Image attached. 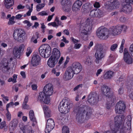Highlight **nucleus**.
I'll use <instances>...</instances> for the list:
<instances>
[{
    "label": "nucleus",
    "instance_id": "c9c22d12",
    "mask_svg": "<svg viewBox=\"0 0 133 133\" xmlns=\"http://www.w3.org/2000/svg\"><path fill=\"white\" fill-rule=\"evenodd\" d=\"M89 5V3H86L83 5L82 9L84 11H88L89 10L90 8Z\"/></svg>",
    "mask_w": 133,
    "mask_h": 133
},
{
    "label": "nucleus",
    "instance_id": "a211bd4d",
    "mask_svg": "<svg viewBox=\"0 0 133 133\" xmlns=\"http://www.w3.org/2000/svg\"><path fill=\"white\" fill-rule=\"evenodd\" d=\"M121 27L118 25L110 29L109 31V34H111L114 35L120 34L121 32Z\"/></svg>",
    "mask_w": 133,
    "mask_h": 133
},
{
    "label": "nucleus",
    "instance_id": "774afa93",
    "mask_svg": "<svg viewBox=\"0 0 133 133\" xmlns=\"http://www.w3.org/2000/svg\"><path fill=\"white\" fill-rule=\"evenodd\" d=\"M23 15H22L18 14L16 16L15 18L17 19H19Z\"/></svg>",
    "mask_w": 133,
    "mask_h": 133
},
{
    "label": "nucleus",
    "instance_id": "dca6fc26",
    "mask_svg": "<svg viewBox=\"0 0 133 133\" xmlns=\"http://www.w3.org/2000/svg\"><path fill=\"white\" fill-rule=\"evenodd\" d=\"M19 127L23 133H34L31 127L29 124L24 125L22 123H21Z\"/></svg>",
    "mask_w": 133,
    "mask_h": 133
},
{
    "label": "nucleus",
    "instance_id": "79ce46f5",
    "mask_svg": "<svg viewBox=\"0 0 133 133\" xmlns=\"http://www.w3.org/2000/svg\"><path fill=\"white\" fill-rule=\"evenodd\" d=\"M96 10H94L91 11L90 14V16L92 17H96Z\"/></svg>",
    "mask_w": 133,
    "mask_h": 133
},
{
    "label": "nucleus",
    "instance_id": "4468645a",
    "mask_svg": "<svg viewBox=\"0 0 133 133\" xmlns=\"http://www.w3.org/2000/svg\"><path fill=\"white\" fill-rule=\"evenodd\" d=\"M55 125L54 120L52 118L47 120L45 131L46 133H49L54 128Z\"/></svg>",
    "mask_w": 133,
    "mask_h": 133
},
{
    "label": "nucleus",
    "instance_id": "a18cd8bd",
    "mask_svg": "<svg viewBox=\"0 0 133 133\" xmlns=\"http://www.w3.org/2000/svg\"><path fill=\"white\" fill-rule=\"evenodd\" d=\"M3 98V100L4 102H6L9 101L8 97L5 96L4 95L2 94L1 95Z\"/></svg>",
    "mask_w": 133,
    "mask_h": 133
},
{
    "label": "nucleus",
    "instance_id": "6e6552de",
    "mask_svg": "<svg viewBox=\"0 0 133 133\" xmlns=\"http://www.w3.org/2000/svg\"><path fill=\"white\" fill-rule=\"evenodd\" d=\"M39 50L41 56L44 58L49 57L51 54V47L47 44L41 45L39 48Z\"/></svg>",
    "mask_w": 133,
    "mask_h": 133
},
{
    "label": "nucleus",
    "instance_id": "473e14b6",
    "mask_svg": "<svg viewBox=\"0 0 133 133\" xmlns=\"http://www.w3.org/2000/svg\"><path fill=\"white\" fill-rule=\"evenodd\" d=\"M117 55L115 54H111L109 56V60L111 62L115 61L116 57Z\"/></svg>",
    "mask_w": 133,
    "mask_h": 133
},
{
    "label": "nucleus",
    "instance_id": "052dcab7",
    "mask_svg": "<svg viewBox=\"0 0 133 133\" xmlns=\"http://www.w3.org/2000/svg\"><path fill=\"white\" fill-rule=\"evenodd\" d=\"M38 15L43 16L44 15H47L48 14L47 13L45 12V11H43L38 13Z\"/></svg>",
    "mask_w": 133,
    "mask_h": 133
},
{
    "label": "nucleus",
    "instance_id": "0eeeda50",
    "mask_svg": "<svg viewBox=\"0 0 133 133\" xmlns=\"http://www.w3.org/2000/svg\"><path fill=\"white\" fill-rule=\"evenodd\" d=\"M95 49L96 50L95 55L96 58L95 63L98 64L104 57L105 55L103 51V46L101 45L96 44L95 46Z\"/></svg>",
    "mask_w": 133,
    "mask_h": 133
},
{
    "label": "nucleus",
    "instance_id": "f3484780",
    "mask_svg": "<svg viewBox=\"0 0 133 133\" xmlns=\"http://www.w3.org/2000/svg\"><path fill=\"white\" fill-rule=\"evenodd\" d=\"M72 71L71 68H67L63 76V78L64 80L67 81L70 80L73 77L75 74Z\"/></svg>",
    "mask_w": 133,
    "mask_h": 133
},
{
    "label": "nucleus",
    "instance_id": "0e129e2a",
    "mask_svg": "<svg viewBox=\"0 0 133 133\" xmlns=\"http://www.w3.org/2000/svg\"><path fill=\"white\" fill-rule=\"evenodd\" d=\"M83 86V85L82 84H79L76 86L74 89V91H76V90L77 89L79 88H81Z\"/></svg>",
    "mask_w": 133,
    "mask_h": 133
},
{
    "label": "nucleus",
    "instance_id": "7c9ffc66",
    "mask_svg": "<svg viewBox=\"0 0 133 133\" xmlns=\"http://www.w3.org/2000/svg\"><path fill=\"white\" fill-rule=\"evenodd\" d=\"M103 12L99 9H96V17L100 18L103 16Z\"/></svg>",
    "mask_w": 133,
    "mask_h": 133
},
{
    "label": "nucleus",
    "instance_id": "603ef678",
    "mask_svg": "<svg viewBox=\"0 0 133 133\" xmlns=\"http://www.w3.org/2000/svg\"><path fill=\"white\" fill-rule=\"evenodd\" d=\"M118 93L120 95H122L124 93V89L123 88H120L118 90Z\"/></svg>",
    "mask_w": 133,
    "mask_h": 133
},
{
    "label": "nucleus",
    "instance_id": "a878e982",
    "mask_svg": "<svg viewBox=\"0 0 133 133\" xmlns=\"http://www.w3.org/2000/svg\"><path fill=\"white\" fill-rule=\"evenodd\" d=\"M13 58H11L7 60L5 59L4 60V62L3 63V65L2 66L3 68H5L6 69V70L9 69V68L8 67V66L9 64H10L11 63L12 64H13V62L12 61Z\"/></svg>",
    "mask_w": 133,
    "mask_h": 133
},
{
    "label": "nucleus",
    "instance_id": "bf43d9fd",
    "mask_svg": "<svg viewBox=\"0 0 133 133\" xmlns=\"http://www.w3.org/2000/svg\"><path fill=\"white\" fill-rule=\"evenodd\" d=\"M93 45V42H90V43L89 44L88 46L87 47H86L84 46L85 48H86V49H87V50H89L90 48Z\"/></svg>",
    "mask_w": 133,
    "mask_h": 133
},
{
    "label": "nucleus",
    "instance_id": "49530a36",
    "mask_svg": "<svg viewBox=\"0 0 133 133\" xmlns=\"http://www.w3.org/2000/svg\"><path fill=\"white\" fill-rule=\"evenodd\" d=\"M91 61L90 58L89 57H87L85 61V63L88 65H90L91 64Z\"/></svg>",
    "mask_w": 133,
    "mask_h": 133
},
{
    "label": "nucleus",
    "instance_id": "1a4fd4ad",
    "mask_svg": "<svg viewBox=\"0 0 133 133\" xmlns=\"http://www.w3.org/2000/svg\"><path fill=\"white\" fill-rule=\"evenodd\" d=\"M109 34V31L106 28L101 27L99 28L96 31V35L100 39L105 40L108 37Z\"/></svg>",
    "mask_w": 133,
    "mask_h": 133
},
{
    "label": "nucleus",
    "instance_id": "69168bd1",
    "mask_svg": "<svg viewBox=\"0 0 133 133\" xmlns=\"http://www.w3.org/2000/svg\"><path fill=\"white\" fill-rule=\"evenodd\" d=\"M57 118L58 120H62L64 119L63 118L62 115L61 114H59L57 117Z\"/></svg>",
    "mask_w": 133,
    "mask_h": 133
},
{
    "label": "nucleus",
    "instance_id": "9b49d317",
    "mask_svg": "<svg viewBox=\"0 0 133 133\" xmlns=\"http://www.w3.org/2000/svg\"><path fill=\"white\" fill-rule=\"evenodd\" d=\"M69 68H71L72 71L74 74H77L79 73L82 70V67L81 64L78 62L73 63L72 65Z\"/></svg>",
    "mask_w": 133,
    "mask_h": 133
},
{
    "label": "nucleus",
    "instance_id": "13d9d810",
    "mask_svg": "<svg viewBox=\"0 0 133 133\" xmlns=\"http://www.w3.org/2000/svg\"><path fill=\"white\" fill-rule=\"evenodd\" d=\"M6 122L5 121H3L0 123V128L2 129L5 126Z\"/></svg>",
    "mask_w": 133,
    "mask_h": 133
},
{
    "label": "nucleus",
    "instance_id": "412c9836",
    "mask_svg": "<svg viewBox=\"0 0 133 133\" xmlns=\"http://www.w3.org/2000/svg\"><path fill=\"white\" fill-rule=\"evenodd\" d=\"M58 62V59L51 56L47 61V64L51 68L54 67Z\"/></svg>",
    "mask_w": 133,
    "mask_h": 133
},
{
    "label": "nucleus",
    "instance_id": "37998d69",
    "mask_svg": "<svg viewBox=\"0 0 133 133\" xmlns=\"http://www.w3.org/2000/svg\"><path fill=\"white\" fill-rule=\"evenodd\" d=\"M32 51V50L31 48L30 47H28L26 51V56L28 57L29 56L30 54L31 53Z\"/></svg>",
    "mask_w": 133,
    "mask_h": 133
},
{
    "label": "nucleus",
    "instance_id": "6e6d98bb",
    "mask_svg": "<svg viewBox=\"0 0 133 133\" xmlns=\"http://www.w3.org/2000/svg\"><path fill=\"white\" fill-rule=\"evenodd\" d=\"M22 107L24 109H30L29 106L26 103H23Z\"/></svg>",
    "mask_w": 133,
    "mask_h": 133
},
{
    "label": "nucleus",
    "instance_id": "338daca9",
    "mask_svg": "<svg viewBox=\"0 0 133 133\" xmlns=\"http://www.w3.org/2000/svg\"><path fill=\"white\" fill-rule=\"evenodd\" d=\"M94 6L96 8H98L100 7V4L98 2H96L94 4Z\"/></svg>",
    "mask_w": 133,
    "mask_h": 133
},
{
    "label": "nucleus",
    "instance_id": "c85d7f7f",
    "mask_svg": "<svg viewBox=\"0 0 133 133\" xmlns=\"http://www.w3.org/2000/svg\"><path fill=\"white\" fill-rule=\"evenodd\" d=\"M114 75V72L112 71H109L105 73L104 75V77L105 79H110Z\"/></svg>",
    "mask_w": 133,
    "mask_h": 133
},
{
    "label": "nucleus",
    "instance_id": "b1692460",
    "mask_svg": "<svg viewBox=\"0 0 133 133\" xmlns=\"http://www.w3.org/2000/svg\"><path fill=\"white\" fill-rule=\"evenodd\" d=\"M42 108L45 117L47 118L51 117V112L49 108L46 105L43 106Z\"/></svg>",
    "mask_w": 133,
    "mask_h": 133
},
{
    "label": "nucleus",
    "instance_id": "a19ab883",
    "mask_svg": "<svg viewBox=\"0 0 133 133\" xmlns=\"http://www.w3.org/2000/svg\"><path fill=\"white\" fill-rule=\"evenodd\" d=\"M74 48L75 49H78L82 45L81 44L77 43V42H74Z\"/></svg>",
    "mask_w": 133,
    "mask_h": 133
},
{
    "label": "nucleus",
    "instance_id": "4c0bfd02",
    "mask_svg": "<svg viewBox=\"0 0 133 133\" xmlns=\"http://www.w3.org/2000/svg\"><path fill=\"white\" fill-rule=\"evenodd\" d=\"M123 7L122 9L121 10V11L125 12L127 9H128L127 6L128 5H130L128 3L126 2L124 3L123 4Z\"/></svg>",
    "mask_w": 133,
    "mask_h": 133
},
{
    "label": "nucleus",
    "instance_id": "bb28decb",
    "mask_svg": "<svg viewBox=\"0 0 133 133\" xmlns=\"http://www.w3.org/2000/svg\"><path fill=\"white\" fill-rule=\"evenodd\" d=\"M60 56V53L59 51L56 48H54L52 51V55L51 56L58 59Z\"/></svg>",
    "mask_w": 133,
    "mask_h": 133
},
{
    "label": "nucleus",
    "instance_id": "8fccbe9b",
    "mask_svg": "<svg viewBox=\"0 0 133 133\" xmlns=\"http://www.w3.org/2000/svg\"><path fill=\"white\" fill-rule=\"evenodd\" d=\"M127 8H128V9H127L125 12L126 13H129L132 11V7L130 5H128Z\"/></svg>",
    "mask_w": 133,
    "mask_h": 133
},
{
    "label": "nucleus",
    "instance_id": "9d476101",
    "mask_svg": "<svg viewBox=\"0 0 133 133\" xmlns=\"http://www.w3.org/2000/svg\"><path fill=\"white\" fill-rule=\"evenodd\" d=\"M25 32L22 29H16L14 31L13 36L17 41H23Z\"/></svg>",
    "mask_w": 133,
    "mask_h": 133
},
{
    "label": "nucleus",
    "instance_id": "7ed1b4c3",
    "mask_svg": "<svg viewBox=\"0 0 133 133\" xmlns=\"http://www.w3.org/2000/svg\"><path fill=\"white\" fill-rule=\"evenodd\" d=\"M92 21L89 18L87 19L84 23H81L80 28V31L82 38L84 41L87 39V35L88 32L90 31L92 29Z\"/></svg>",
    "mask_w": 133,
    "mask_h": 133
},
{
    "label": "nucleus",
    "instance_id": "20e7f679",
    "mask_svg": "<svg viewBox=\"0 0 133 133\" xmlns=\"http://www.w3.org/2000/svg\"><path fill=\"white\" fill-rule=\"evenodd\" d=\"M101 90L102 93L104 95L108 97L107 101H109V103H107V108L109 109L111 106L115 99V97L113 94L110 93V89L105 85H103L101 87Z\"/></svg>",
    "mask_w": 133,
    "mask_h": 133
},
{
    "label": "nucleus",
    "instance_id": "f257e3e1",
    "mask_svg": "<svg viewBox=\"0 0 133 133\" xmlns=\"http://www.w3.org/2000/svg\"><path fill=\"white\" fill-rule=\"evenodd\" d=\"M124 116L118 115L114 118V127L111 125V130H108L104 133H127L131 129V118L130 115L128 116L124 119Z\"/></svg>",
    "mask_w": 133,
    "mask_h": 133
},
{
    "label": "nucleus",
    "instance_id": "e433bc0d",
    "mask_svg": "<svg viewBox=\"0 0 133 133\" xmlns=\"http://www.w3.org/2000/svg\"><path fill=\"white\" fill-rule=\"evenodd\" d=\"M44 3H42L37 5L36 6V10L38 11H39L40 10L43 8L45 6Z\"/></svg>",
    "mask_w": 133,
    "mask_h": 133
},
{
    "label": "nucleus",
    "instance_id": "ea45409f",
    "mask_svg": "<svg viewBox=\"0 0 133 133\" xmlns=\"http://www.w3.org/2000/svg\"><path fill=\"white\" fill-rule=\"evenodd\" d=\"M7 111V113L6 114V119L8 121H10L11 118V115L9 111Z\"/></svg>",
    "mask_w": 133,
    "mask_h": 133
},
{
    "label": "nucleus",
    "instance_id": "cd10ccee",
    "mask_svg": "<svg viewBox=\"0 0 133 133\" xmlns=\"http://www.w3.org/2000/svg\"><path fill=\"white\" fill-rule=\"evenodd\" d=\"M4 1L5 6L7 9L10 8L14 4L13 0H4Z\"/></svg>",
    "mask_w": 133,
    "mask_h": 133
},
{
    "label": "nucleus",
    "instance_id": "e2e57ef3",
    "mask_svg": "<svg viewBox=\"0 0 133 133\" xmlns=\"http://www.w3.org/2000/svg\"><path fill=\"white\" fill-rule=\"evenodd\" d=\"M120 21L122 22H125L126 21V19L124 17H121L120 18Z\"/></svg>",
    "mask_w": 133,
    "mask_h": 133
},
{
    "label": "nucleus",
    "instance_id": "2eb2a0df",
    "mask_svg": "<svg viewBox=\"0 0 133 133\" xmlns=\"http://www.w3.org/2000/svg\"><path fill=\"white\" fill-rule=\"evenodd\" d=\"M124 54L123 58L124 62L128 64H131L133 62V59L127 49H125Z\"/></svg>",
    "mask_w": 133,
    "mask_h": 133
},
{
    "label": "nucleus",
    "instance_id": "f704fd0d",
    "mask_svg": "<svg viewBox=\"0 0 133 133\" xmlns=\"http://www.w3.org/2000/svg\"><path fill=\"white\" fill-rule=\"evenodd\" d=\"M51 72L56 76L58 77L60 75V72L57 70L56 68H53L51 71Z\"/></svg>",
    "mask_w": 133,
    "mask_h": 133
},
{
    "label": "nucleus",
    "instance_id": "c756f323",
    "mask_svg": "<svg viewBox=\"0 0 133 133\" xmlns=\"http://www.w3.org/2000/svg\"><path fill=\"white\" fill-rule=\"evenodd\" d=\"M119 3L116 0H114L112 2L111 5L112 6V9H116L119 7Z\"/></svg>",
    "mask_w": 133,
    "mask_h": 133
},
{
    "label": "nucleus",
    "instance_id": "4d7b16f0",
    "mask_svg": "<svg viewBox=\"0 0 133 133\" xmlns=\"http://www.w3.org/2000/svg\"><path fill=\"white\" fill-rule=\"evenodd\" d=\"M103 71L102 69H99L97 70V72L96 73V75L97 76H98L99 75L101 72Z\"/></svg>",
    "mask_w": 133,
    "mask_h": 133
},
{
    "label": "nucleus",
    "instance_id": "ddd939ff",
    "mask_svg": "<svg viewBox=\"0 0 133 133\" xmlns=\"http://www.w3.org/2000/svg\"><path fill=\"white\" fill-rule=\"evenodd\" d=\"M126 107L125 104L123 101H120L116 104L115 108V111L116 113L121 114L123 113Z\"/></svg>",
    "mask_w": 133,
    "mask_h": 133
},
{
    "label": "nucleus",
    "instance_id": "2f4dec72",
    "mask_svg": "<svg viewBox=\"0 0 133 133\" xmlns=\"http://www.w3.org/2000/svg\"><path fill=\"white\" fill-rule=\"evenodd\" d=\"M68 2V0H62L61 4L62 5V8L63 9H64L65 8H67Z\"/></svg>",
    "mask_w": 133,
    "mask_h": 133
},
{
    "label": "nucleus",
    "instance_id": "3c124183",
    "mask_svg": "<svg viewBox=\"0 0 133 133\" xmlns=\"http://www.w3.org/2000/svg\"><path fill=\"white\" fill-rule=\"evenodd\" d=\"M124 44V42H122V43L120 48L119 50V52L121 53H122L123 52Z\"/></svg>",
    "mask_w": 133,
    "mask_h": 133
},
{
    "label": "nucleus",
    "instance_id": "39448f33",
    "mask_svg": "<svg viewBox=\"0 0 133 133\" xmlns=\"http://www.w3.org/2000/svg\"><path fill=\"white\" fill-rule=\"evenodd\" d=\"M72 106V104L69 99L65 98L60 103L58 106V109L61 113L66 114L69 111Z\"/></svg>",
    "mask_w": 133,
    "mask_h": 133
},
{
    "label": "nucleus",
    "instance_id": "58836bf2",
    "mask_svg": "<svg viewBox=\"0 0 133 133\" xmlns=\"http://www.w3.org/2000/svg\"><path fill=\"white\" fill-rule=\"evenodd\" d=\"M62 133H69V130L68 127L66 126H63L62 128Z\"/></svg>",
    "mask_w": 133,
    "mask_h": 133
},
{
    "label": "nucleus",
    "instance_id": "5701e85b",
    "mask_svg": "<svg viewBox=\"0 0 133 133\" xmlns=\"http://www.w3.org/2000/svg\"><path fill=\"white\" fill-rule=\"evenodd\" d=\"M94 96V94H90L88 97V101L91 104L93 105L98 101V98L97 96Z\"/></svg>",
    "mask_w": 133,
    "mask_h": 133
},
{
    "label": "nucleus",
    "instance_id": "5fc2aeb1",
    "mask_svg": "<svg viewBox=\"0 0 133 133\" xmlns=\"http://www.w3.org/2000/svg\"><path fill=\"white\" fill-rule=\"evenodd\" d=\"M117 45L116 44H114L112 45L111 47V49L112 51H114L117 48Z\"/></svg>",
    "mask_w": 133,
    "mask_h": 133
},
{
    "label": "nucleus",
    "instance_id": "680f3d73",
    "mask_svg": "<svg viewBox=\"0 0 133 133\" xmlns=\"http://www.w3.org/2000/svg\"><path fill=\"white\" fill-rule=\"evenodd\" d=\"M5 52V50H2L0 48V58L2 57L3 56Z\"/></svg>",
    "mask_w": 133,
    "mask_h": 133
},
{
    "label": "nucleus",
    "instance_id": "423d86ee",
    "mask_svg": "<svg viewBox=\"0 0 133 133\" xmlns=\"http://www.w3.org/2000/svg\"><path fill=\"white\" fill-rule=\"evenodd\" d=\"M88 108V107L82 105H80L78 108L76 115V119L78 122L80 123L83 122L84 115L86 114Z\"/></svg>",
    "mask_w": 133,
    "mask_h": 133
},
{
    "label": "nucleus",
    "instance_id": "aec40b11",
    "mask_svg": "<svg viewBox=\"0 0 133 133\" xmlns=\"http://www.w3.org/2000/svg\"><path fill=\"white\" fill-rule=\"evenodd\" d=\"M82 4V2L80 1L77 0L75 1L72 6V11L75 12L79 11L80 9Z\"/></svg>",
    "mask_w": 133,
    "mask_h": 133
},
{
    "label": "nucleus",
    "instance_id": "72a5a7b5",
    "mask_svg": "<svg viewBox=\"0 0 133 133\" xmlns=\"http://www.w3.org/2000/svg\"><path fill=\"white\" fill-rule=\"evenodd\" d=\"M17 77V75L14 74L13 76V78L11 77L8 80V81L9 82H12L14 83H16V79Z\"/></svg>",
    "mask_w": 133,
    "mask_h": 133
},
{
    "label": "nucleus",
    "instance_id": "6ab92c4d",
    "mask_svg": "<svg viewBox=\"0 0 133 133\" xmlns=\"http://www.w3.org/2000/svg\"><path fill=\"white\" fill-rule=\"evenodd\" d=\"M41 60V58L39 55H34L31 61L32 65L34 66H36L39 65L40 63Z\"/></svg>",
    "mask_w": 133,
    "mask_h": 133
},
{
    "label": "nucleus",
    "instance_id": "de8ad7c7",
    "mask_svg": "<svg viewBox=\"0 0 133 133\" xmlns=\"http://www.w3.org/2000/svg\"><path fill=\"white\" fill-rule=\"evenodd\" d=\"M129 51L131 55L133 57V43L130 45L129 49Z\"/></svg>",
    "mask_w": 133,
    "mask_h": 133
},
{
    "label": "nucleus",
    "instance_id": "c03bdc74",
    "mask_svg": "<svg viewBox=\"0 0 133 133\" xmlns=\"http://www.w3.org/2000/svg\"><path fill=\"white\" fill-rule=\"evenodd\" d=\"M14 105V103L13 102H11L8 104L6 105V110L7 111H9L8 108L11 107H13Z\"/></svg>",
    "mask_w": 133,
    "mask_h": 133
},
{
    "label": "nucleus",
    "instance_id": "09e8293b",
    "mask_svg": "<svg viewBox=\"0 0 133 133\" xmlns=\"http://www.w3.org/2000/svg\"><path fill=\"white\" fill-rule=\"evenodd\" d=\"M119 27H121V31L123 30V31L124 32L126 31L127 29V27L125 25H120Z\"/></svg>",
    "mask_w": 133,
    "mask_h": 133
},
{
    "label": "nucleus",
    "instance_id": "864d4df0",
    "mask_svg": "<svg viewBox=\"0 0 133 133\" xmlns=\"http://www.w3.org/2000/svg\"><path fill=\"white\" fill-rule=\"evenodd\" d=\"M32 89L33 90H37V86L36 84H33L31 85Z\"/></svg>",
    "mask_w": 133,
    "mask_h": 133
},
{
    "label": "nucleus",
    "instance_id": "f8f14e48",
    "mask_svg": "<svg viewBox=\"0 0 133 133\" xmlns=\"http://www.w3.org/2000/svg\"><path fill=\"white\" fill-rule=\"evenodd\" d=\"M24 48V46L23 44L19 46L14 47L12 52L13 55L16 58H19L22 53V51H23Z\"/></svg>",
    "mask_w": 133,
    "mask_h": 133
},
{
    "label": "nucleus",
    "instance_id": "f03ea898",
    "mask_svg": "<svg viewBox=\"0 0 133 133\" xmlns=\"http://www.w3.org/2000/svg\"><path fill=\"white\" fill-rule=\"evenodd\" d=\"M53 92L52 85L50 84H46L44 87L43 91L39 93L37 98V101L45 104H50L51 101L50 96L52 95Z\"/></svg>",
    "mask_w": 133,
    "mask_h": 133
},
{
    "label": "nucleus",
    "instance_id": "393cba45",
    "mask_svg": "<svg viewBox=\"0 0 133 133\" xmlns=\"http://www.w3.org/2000/svg\"><path fill=\"white\" fill-rule=\"evenodd\" d=\"M29 116L30 120L33 122L32 125L34 126L37 124V122L34 115V112L32 110H31L29 111Z\"/></svg>",
    "mask_w": 133,
    "mask_h": 133
},
{
    "label": "nucleus",
    "instance_id": "4be33fe9",
    "mask_svg": "<svg viewBox=\"0 0 133 133\" xmlns=\"http://www.w3.org/2000/svg\"><path fill=\"white\" fill-rule=\"evenodd\" d=\"M18 121L17 119H14L11 121L9 123V128L10 131H12L14 130L17 125Z\"/></svg>",
    "mask_w": 133,
    "mask_h": 133
}]
</instances>
